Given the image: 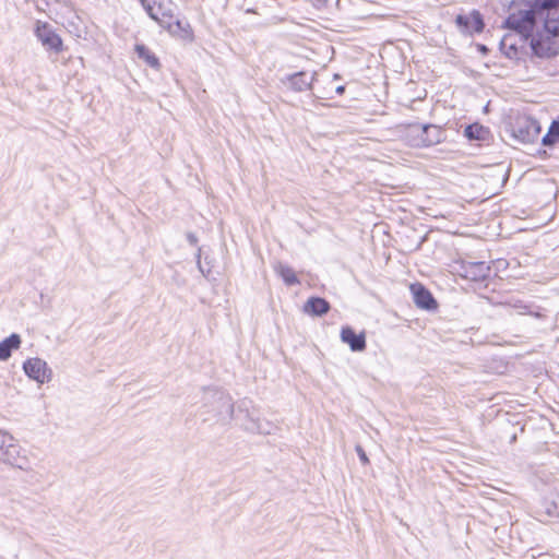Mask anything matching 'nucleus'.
<instances>
[{
  "mask_svg": "<svg viewBox=\"0 0 559 559\" xmlns=\"http://www.w3.org/2000/svg\"><path fill=\"white\" fill-rule=\"evenodd\" d=\"M506 24L521 41L531 39V49L539 58H551L559 53V15L535 7L512 12Z\"/></svg>",
  "mask_w": 559,
  "mask_h": 559,
  "instance_id": "obj_1",
  "label": "nucleus"
},
{
  "mask_svg": "<svg viewBox=\"0 0 559 559\" xmlns=\"http://www.w3.org/2000/svg\"><path fill=\"white\" fill-rule=\"evenodd\" d=\"M22 338L19 334L12 333L0 342V361H7L12 356V352L21 347Z\"/></svg>",
  "mask_w": 559,
  "mask_h": 559,
  "instance_id": "obj_15",
  "label": "nucleus"
},
{
  "mask_svg": "<svg viewBox=\"0 0 559 559\" xmlns=\"http://www.w3.org/2000/svg\"><path fill=\"white\" fill-rule=\"evenodd\" d=\"M411 292L413 294L414 301L418 307L427 310L436 308L437 305L435 299L421 284H412Z\"/></svg>",
  "mask_w": 559,
  "mask_h": 559,
  "instance_id": "obj_13",
  "label": "nucleus"
},
{
  "mask_svg": "<svg viewBox=\"0 0 559 559\" xmlns=\"http://www.w3.org/2000/svg\"><path fill=\"white\" fill-rule=\"evenodd\" d=\"M139 1H140L141 5H142L143 4V0H139Z\"/></svg>",
  "mask_w": 559,
  "mask_h": 559,
  "instance_id": "obj_26",
  "label": "nucleus"
},
{
  "mask_svg": "<svg viewBox=\"0 0 559 559\" xmlns=\"http://www.w3.org/2000/svg\"><path fill=\"white\" fill-rule=\"evenodd\" d=\"M456 24L462 29V32L467 34L479 33L483 31L484 23L481 16L478 12L473 11L465 15L456 16Z\"/></svg>",
  "mask_w": 559,
  "mask_h": 559,
  "instance_id": "obj_11",
  "label": "nucleus"
},
{
  "mask_svg": "<svg viewBox=\"0 0 559 559\" xmlns=\"http://www.w3.org/2000/svg\"><path fill=\"white\" fill-rule=\"evenodd\" d=\"M135 52L140 59H143L147 66L154 69H159L160 63L158 58L144 45H135Z\"/></svg>",
  "mask_w": 559,
  "mask_h": 559,
  "instance_id": "obj_18",
  "label": "nucleus"
},
{
  "mask_svg": "<svg viewBox=\"0 0 559 559\" xmlns=\"http://www.w3.org/2000/svg\"><path fill=\"white\" fill-rule=\"evenodd\" d=\"M0 463L28 471L32 468V453L23 448L8 431L0 429Z\"/></svg>",
  "mask_w": 559,
  "mask_h": 559,
  "instance_id": "obj_3",
  "label": "nucleus"
},
{
  "mask_svg": "<svg viewBox=\"0 0 559 559\" xmlns=\"http://www.w3.org/2000/svg\"><path fill=\"white\" fill-rule=\"evenodd\" d=\"M488 133V130L478 123L468 126L464 134L469 140H484Z\"/></svg>",
  "mask_w": 559,
  "mask_h": 559,
  "instance_id": "obj_20",
  "label": "nucleus"
},
{
  "mask_svg": "<svg viewBox=\"0 0 559 559\" xmlns=\"http://www.w3.org/2000/svg\"><path fill=\"white\" fill-rule=\"evenodd\" d=\"M242 425L247 431L260 435H271L276 429L273 423L262 418L255 411L247 413Z\"/></svg>",
  "mask_w": 559,
  "mask_h": 559,
  "instance_id": "obj_9",
  "label": "nucleus"
},
{
  "mask_svg": "<svg viewBox=\"0 0 559 559\" xmlns=\"http://www.w3.org/2000/svg\"><path fill=\"white\" fill-rule=\"evenodd\" d=\"M23 371L31 380L41 385L52 379V370L47 361L39 357H29L23 362Z\"/></svg>",
  "mask_w": 559,
  "mask_h": 559,
  "instance_id": "obj_7",
  "label": "nucleus"
},
{
  "mask_svg": "<svg viewBox=\"0 0 559 559\" xmlns=\"http://www.w3.org/2000/svg\"><path fill=\"white\" fill-rule=\"evenodd\" d=\"M341 340L349 345L353 352H362L366 348L365 334H356L349 326H344L341 331Z\"/></svg>",
  "mask_w": 559,
  "mask_h": 559,
  "instance_id": "obj_14",
  "label": "nucleus"
},
{
  "mask_svg": "<svg viewBox=\"0 0 559 559\" xmlns=\"http://www.w3.org/2000/svg\"><path fill=\"white\" fill-rule=\"evenodd\" d=\"M314 74H308L306 72H298L287 78L289 87L296 92H302L311 88Z\"/></svg>",
  "mask_w": 559,
  "mask_h": 559,
  "instance_id": "obj_16",
  "label": "nucleus"
},
{
  "mask_svg": "<svg viewBox=\"0 0 559 559\" xmlns=\"http://www.w3.org/2000/svg\"><path fill=\"white\" fill-rule=\"evenodd\" d=\"M34 34L45 50L53 53L63 51V41L53 26L44 21H36Z\"/></svg>",
  "mask_w": 559,
  "mask_h": 559,
  "instance_id": "obj_5",
  "label": "nucleus"
},
{
  "mask_svg": "<svg viewBox=\"0 0 559 559\" xmlns=\"http://www.w3.org/2000/svg\"><path fill=\"white\" fill-rule=\"evenodd\" d=\"M441 131L436 126L408 124L404 129V140L413 147H425L441 141Z\"/></svg>",
  "mask_w": 559,
  "mask_h": 559,
  "instance_id": "obj_4",
  "label": "nucleus"
},
{
  "mask_svg": "<svg viewBox=\"0 0 559 559\" xmlns=\"http://www.w3.org/2000/svg\"><path fill=\"white\" fill-rule=\"evenodd\" d=\"M356 452H357L361 463L364 465H367L369 463V459H368L366 452L364 451V449L360 445H356Z\"/></svg>",
  "mask_w": 559,
  "mask_h": 559,
  "instance_id": "obj_23",
  "label": "nucleus"
},
{
  "mask_svg": "<svg viewBox=\"0 0 559 559\" xmlns=\"http://www.w3.org/2000/svg\"><path fill=\"white\" fill-rule=\"evenodd\" d=\"M540 133V127L537 120L531 117H519L513 127L512 135L521 143L535 142Z\"/></svg>",
  "mask_w": 559,
  "mask_h": 559,
  "instance_id": "obj_6",
  "label": "nucleus"
},
{
  "mask_svg": "<svg viewBox=\"0 0 559 559\" xmlns=\"http://www.w3.org/2000/svg\"><path fill=\"white\" fill-rule=\"evenodd\" d=\"M329 309V302L325 299L319 297L309 298L304 306L305 312L312 316H322L326 313Z\"/></svg>",
  "mask_w": 559,
  "mask_h": 559,
  "instance_id": "obj_17",
  "label": "nucleus"
},
{
  "mask_svg": "<svg viewBox=\"0 0 559 559\" xmlns=\"http://www.w3.org/2000/svg\"><path fill=\"white\" fill-rule=\"evenodd\" d=\"M162 27H164L171 36L179 39L186 41H193L194 39L192 27L188 22L180 20L171 22V20H168Z\"/></svg>",
  "mask_w": 559,
  "mask_h": 559,
  "instance_id": "obj_12",
  "label": "nucleus"
},
{
  "mask_svg": "<svg viewBox=\"0 0 559 559\" xmlns=\"http://www.w3.org/2000/svg\"><path fill=\"white\" fill-rule=\"evenodd\" d=\"M559 5V0H539V4H536V9H543L545 11H556Z\"/></svg>",
  "mask_w": 559,
  "mask_h": 559,
  "instance_id": "obj_22",
  "label": "nucleus"
},
{
  "mask_svg": "<svg viewBox=\"0 0 559 559\" xmlns=\"http://www.w3.org/2000/svg\"><path fill=\"white\" fill-rule=\"evenodd\" d=\"M559 141V121H554L548 130V133L543 138L545 145H551Z\"/></svg>",
  "mask_w": 559,
  "mask_h": 559,
  "instance_id": "obj_21",
  "label": "nucleus"
},
{
  "mask_svg": "<svg viewBox=\"0 0 559 559\" xmlns=\"http://www.w3.org/2000/svg\"><path fill=\"white\" fill-rule=\"evenodd\" d=\"M274 270L283 278L285 284L295 285L299 283V280L297 278L295 271L290 266L278 262L274 266Z\"/></svg>",
  "mask_w": 559,
  "mask_h": 559,
  "instance_id": "obj_19",
  "label": "nucleus"
},
{
  "mask_svg": "<svg viewBox=\"0 0 559 559\" xmlns=\"http://www.w3.org/2000/svg\"><path fill=\"white\" fill-rule=\"evenodd\" d=\"M525 43L518 34L508 33L501 39L500 49L509 59H520Z\"/></svg>",
  "mask_w": 559,
  "mask_h": 559,
  "instance_id": "obj_10",
  "label": "nucleus"
},
{
  "mask_svg": "<svg viewBox=\"0 0 559 559\" xmlns=\"http://www.w3.org/2000/svg\"><path fill=\"white\" fill-rule=\"evenodd\" d=\"M142 7L160 26L174 17L175 4L171 0H143Z\"/></svg>",
  "mask_w": 559,
  "mask_h": 559,
  "instance_id": "obj_8",
  "label": "nucleus"
},
{
  "mask_svg": "<svg viewBox=\"0 0 559 559\" xmlns=\"http://www.w3.org/2000/svg\"><path fill=\"white\" fill-rule=\"evenodd\" d=\"M197 263H198V266H199L200 271L203 273V270H202V266H201V261H200V252L198 253V261H197Z\"/></svg>",
  "mask_w": 559,
  "mask_h": 559,
  "instance_id": "obj_25",
  "label": "nucleus"
},
{
  "mask_svg": "<svg viewBox=\"0 0 559 559\" xmlns=\"http://www.w3.org/2000/svg\"><path fill=\"white\" fill-rule=\"evenodd\" d=\"M188 239L191 243H195L197 242V238L193 236V235H189L188 236Z\"/></svg>",
  "mask_w": 559,
  "mask_h": 559,
  "instance_id": "obj_24",
  "label": "nucleus"
},
{
  "mask_svg": "<svg viewBox=\"0 0 559 559\" xmlns=\"http://www.w3.org/2000/svg\"><path fill=\"white\" fill-rule=\"evenodd\" d=\"M202 408L205 421L226 425L234 418L233 399L217 389H206L203 392Z\"/></svg>",
  "mask_w": 559,
  "mask_h": 559,
  "instance_id": "obj_2",
  "label": "nucleus"
}]
</instances>
